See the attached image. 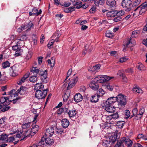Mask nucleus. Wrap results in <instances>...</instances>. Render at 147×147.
I'll return each mask as SVG.
<instances>
[{
    "instance_id": "obj_63",
    "label": "nucleus",
    "mask_w": 147,
    "mask_h": 147,
    "mask_svg": "<svg viewBox=\"0 0 147 147\" xmlns=\"http://www.w3.org/2000/svg\"><path fill=\"white\" fill-rule=\"evenodd\" d=\"M18 99V97H16V98H14L12 99H8V101L9 102H11L13 104H15L17 102V100Z\"/></svg>"
},
{
    "instance_id": "obj_53",
    "label": "nucleus",
    "mask_w": 147,
    "mask_h": 147,
    "mask_svg": "<svg viewBox=\"0 0 147 147\" xmlns=\"http://www.w3.org/2000/svg\"><path fill=\"white\" fill-rule=\"evenodd\" d=\"M106 36L108 38H112L113 36V34L110 31H107L106 33Z\"/></svg>"
},
{
    "instance_id": "obj_11",
    "label": "nucleus",
    "mask_w": 147,
    "mask_h": 147,
    "mask_svg": "<svg viewBox=\"0 0 147 147\" xmlns=\"http://www.w3.org/2000/svg\"><path fill=\"white\" fill-rule=\"evenodd\" d=\"M89 87L93 90H97L99 88V85L98 82L94 79L91 80L89 84Z\"/></svg>"
},
{
    "instance_id": "obj_1",
    "label": "nucleus",
    "mask_w": 147,
    "mask_h": 147,
    "mask_svg": "<svg viewBox=\"0 0 147 147\" xmlns=\"http://www.w3.org/2000/svg\"><path fill=\"white\" fill-rule=\"evenodd\" d=\"M124 143H125L128 147H131L133 144L132 141L126 137H123L117 142L114 147H124Z\"/></svg>"
},
{
    "instance_id": "obj_20",
    "label": "nucleus",
    "mask_w": 147,
    "mask_h": 147,
    "mask_svg": "<svg viewBox=\"0 0 147 147\" xmlns=\"http://www.w3.org/2000/svg\"><path fill=\"white\" fill-rule=\"evenodd\" d=\"M116 101V97H111L109 98L106 101V105H110L113 104Z\"/></svg>"
},
{
    "instance_id": "obj_42",
    "label": "nucleus",
    "mask_w": 147,
    "mask_h": 147,
    "mask_svg": "<svg viewBox=\"0 0 147 147\" xmlns=\"http://www.w3.org/2000/svg\"><path fill=\"white\" fill-rule=\"evenodd\" d=\"M139 8H145L147 9V2L146 1L143 3L142 4L138 7L135 9V11H136Z\"/></svg>"
},
{
    "instance_id": "obj_38",
    "label": "nucleus",
    "mask_w": 147,
    "mask_h": 147,
    "mask_svg": "<svg viewBox=\"0 0 147 147\" xmlns=\"http://www.w3.org/2000/svg\"><path fill=\"white\" fill-rule=\"evenodd\" d=\"M8 97H2L0 99V102L3 105H6L8 103L7 101H8Z\"/></svg>"
},
{
    "instance_id": "obj_55",
    "label": "nucleus",
    "mask_w": 147,
    "mask_h": 147,
    "mask_svg": "<svg viewBox=\"0 0 147 147\" xmlns=\"http://www.w3.org/2000/svg\"><path fill=\"white\" fill-rule=\"evenodd\" d=\"M141 1V0H134L132 4V7L136 6L138 5Z\"/></svg>"
},
{
    "instance_id": "obj_37",
    "label": "nucleus",
    "mask_w": 147,
    "mask_h": 147,
    "mask_svg": "<svg viewBox=\"0 0 147 147\" xmlns=\"http://www.w3.org/2000/svg\"><path fill=\"white\" fill-rule=\"evenodd\" d=\"M8 137V135L6 134L5 133H2L1 132L0 135V140L4 142L6 141Z\"/></svg>"
},
{
    "instance_id": "obj_28",
    "label": "nucleus",
    "mask_w": 147,
    "mask_h": 147,
    "mask_svg": "<svg viewBox=\"0 0 147 147\" xmlns=\"http://www.w3.org/2000/svg\"><path fill=\"white\" fill-rule=\"evenodd\" d=\"M38 71V69H37L36 67H33L31 69L30 72L29 73L31 76H37Z\"/></svg>"
},
{
    "instance_id": "obj_18",
    "label": "nucleus",
    "mask_w": 147,
    "mask_h": 147,
    "mask_svg": "<svg viewBox=\"0 0 147 147\" xmlns=\"http://www.w3.org/2000/svg\"><path fill=\"white\" fill-rule=\"evenodd\" d=\"M42 10L40 9L39 11H38V9L35 7H34L32 9V11L29 12V15L38 16L41 13Z\"/></svg>"
},
{
    "instance_id": "obj_58",
    "label": "nucleus",
    "mask_w": 147,
    "mask_h": 147,
    "mask_svg": "<svg viewBox=\"0 0 147 147\" xmlns=\"http://www.w3.org/2000/svg\"><path fill=\"white\" fill-rule=\"evenodd\" d=\"M125 12L124 11L121 10L117 11H116V15H117L118 16H120L121 17H122V16L124 14Z\"/></svg>"
},
{
    "instance_id": "obj_15",
    "label": "nucleus",
    "mask_w": 147,
    "mask_h": 147,
    "mask_svg": "<svg viewBox=\"0 0 147 147\" xmlns=\"http://www.w3.org/2000/svg\"><path fill=\"white\" fill-rule=\"evenodd\" d=\"M99 98L96 94L90 96H87L88 100L92 103H96L99 100Z\"/></svg>"
},
{
    "instance_id": "obj_60",
    "label": "nucleus",
    "mask_w": 147,
    "mask_h": 147,
    "mask_svg": "<svg viewBox=\"0 0 147 147\" xmlns=\"http://www.w3.org/2000/svg\"><path fill=\"white\" fill-rule=\"evenodd\" d=\"M31 123L29 122L23 124L22 125V127L23 129H25L29 127Z\"/></svg>"
},
{
    "instance_id": "obj_32",
    "label": "nucleus",
    "mask_w": 147,
    "mask_h": 147,
    "mask_svg": "<svg viewBox=\"0 0 147 147\" xmlns=\"http://www.w3.org/2000/svg\"><path fill=\"white\" fill-rule=\"evenodd\" d=\"M119 117V115L118 112H117L116 113L113 114L110 116H107L106 118L107 119L109 118L110 119H116L118 118Z\"/></svg>"
},
{
    "instance_id": "obj_54",
    "label": "nucleus",
    "mask_w": 147,
    "mask_h": 147,
    "mask_svg": "<svg viewBox=\"0 0 147 147\" xmlns=\"http://www.w3.org/2000/svg\"><path fill=\"white\" fill-rule=\"evenodd\" d=\"M117 75L119 76L120 77H122L123 78H125V77L123 74V70H119L118 71Z\"/></svg>"
},
{
    "instance_id": "obj_16",
    "label": "nucleus",
    "mask_w": 147,
    "mask_h": 147,
    "mask_svg": "<svg viewBox=\"0 0 147 147\" xmlns=\"http://www.w3.org/2000/svg\"><path fill=\"white\" fill-rule=\"evenodd\" d=\"M136 42L135 40L132 38H128L127 40L125 42V46L127 47H133L136 45Z\"/></svg>"
},
{
    "instance_id": "obj_12",
    "label": "nucleus",
    "mask_w": 147,
    "mask_h": 147,
    "mask_svg": "<svg viewBox=\"0 0 147 147\" xmlns=\"http://www.w3.org/2000/svg\"><path fill=\"white\" fill-rule=\"evenodd\" d=\"M78 80V78L77 77H74L68 83V86L67 87V89H70L71 88L74 86Z\"/></svg>"
},
{
    "instance_id": "obj_17",
    "label": "nucleus",
    "mask_w": 147,
    "mask_h": 147,
    "mask_svg": "<svg viewBox=\"0 0 147 147\" xmlns=\"http://www.w3.org/2000/svg\"><path fill=\"white\" fill-rule=\"evenodd\" d=\"M27 88L23 86H21L20 88L17 91V93L19 94L23 95L27 94L28 92Z\"/></svg>"
},
{
    "instance_id": "obj_39",
    "label": "nucleus",
    "mask_w": 147,
    "mask_h": 147,
    "mask_svg": "<svg viewBox=\"0 0 147 147\" xmlns=\"http://www.w3.org/2000/svg\"><path fill=\"white\" fill-rule=\"evenodd\" d=\"M96 95L99 97L100 96H102L105 94V92L104 90L102 88H99L98 89Z\"/></svg>"
},
{
    "instance_id": "obj_52",
    "label": "nucleus",
    "mask_w": 147,
    "mask_h": 147,
    "mask_svg": "<svg viewBox=\"0 0 147 147\" xmlns=\"http://www.w3.org/2000/svg\"><path fill=\"white\" fill-rule=\"evenodd\" d=\"M10 63L8 61H6L4 62L2 64V66L3 68H6L9 67L10 66Z\"/></svg>"
},
{
    "instance_id": "obj_2",
    "label": "nucleus",
    "mask_w": 147,
    "mask_h": 147,
    "mask_svg": "<svg viewBox=\"0 0 147 147\" xmlns=\"http://www.w3.org/2000/svg\"><path fill=\"white\" fill-rule=\"evenodd\" d=\"M16 136V138H22L20 140H24L26 137H30V131H28L26 129H20V130H18Z\"/></svg>"
},
{
    "instance_id": "obj_6",
    "label": "nucleus",
    "mask_w": 147,
    "mask_h": 147,
    "mask_svg": "<svg viewBox=\"0 0 147 147\" xmlns=\"http://www.w3.org/2000/svg\"><path fill=\"white\" fill-rule=\"evenodd\" d=\"M47 89L43 90H38L36 91L35 94L36 97L38 99H42L45 98L47 95Z\"/></svg>"
},
{
    "instance_id": "obj_21",
    "label": "nucleus",
    "mask_w": 147,
    "mask_h": 147,
    "mask_svg": "<svg viewBox=\"0 0 147 147\" xmlns=\"http://www.w3.org/2000/svg\"><path fill=\"white\" fill-rule=\"evenodd\" d=\"M34 89L36 91L41 90V91L45 90L44 88V85L41 83H36L34 86Z\"/></svg>"
},
{
    "instance_id": "obj_50",
    "label": "nucleus",
    "mask_w": 147,
    "mask_h": 147,
    "mask_svg": "<svg viewBox=\"0 0 147 147\" xmlns=\"http://www.w3.org/2000/svg\"><path fill=\"white\" fill-rule=\"evenodd\" d=\"M26 27L25 24H22L20 27L18 28L17 29V31L18 33H20L22 31L26 29Z\"/></svg>"
},
{
    "instance_id": "obj_44",
    "label": "nucleus",
    "mask_w": 147,
    "mask_h": 147,
    "mask_svg": "<svg viewBox=\"0 0 147 147\" xmlns=\"http://www.w3.org/2000/svg\"><path fill=\"white\" fill-rule=\"evenodd\" d=\"M76 111L75 110L69 111L68 112V115L70 117H74L76 114Z\"/></svg>"
},
{
    "instance_id": "obj_41",
    "label": "nucleus",
    "mask_w": 147,
    "mask_h": 147,
    "mask_svg": "<svg viewBox=\"0 0 147 147\" xmlns=\"http://www.w3.org/2000/svg\"><path fill=\"white\" fill-rule=\"evenodd\" d=\"M46 144L47 145L52 144L53 143V139L47 137L45 139Z\"/></svg>"
},
{
    "instance_id": "obj_30",
    "label": "nucleus",
    "mask_w": 147,
    "mask_h": 147,
    "mask_svg": "<svg viewBox=\"0 0 147 147\" xmlns=\"http://www.w3.org/2000/svg\"><path fill=\"white\" fill-rule=\"evenodd\" d=\"M100 67V65L98 64L94 66L92 68H90L88 69V70L90 71L93 72L94 71H97L98 70H99Z\"/></svg>"
},
{
    "instance_id": "obj_59",
    "label": "nucleus",
    "mask_w": 147,
    "mask_h": 147,
    "mask_svg": "<svg viewBox=\"0 0 147 147\" xmlns=\"http://www.w3.org/2000/svg\"><path fill=\"white\" fill-rule=\"evenodd\" d=\"M130 112L128 110H126L125 112V117L127 119L130 116Z\"/></svg>"
},
{
    "instance_id": "obj_26",
    "label": "nucleus",
    "mask_w": 147,
    "mask_h": 147,
    "mask_svg": "<svg viewBox=\"0 0 147 147\" xmlns=\"http://www.w3.org/2000/svg\"><path fill=\"white\" fill-rule=\"evenodd\" d=\"M119 137H118L117 133H115L114 134H112L111 136H110V138H108V139H110V142L112 144L114 143L116 140L117 139H119Z\"/></svg>"
},
{
    "instance_id": "obj_23",
    "label": "nucleus",
    "mask_w": 147,
    "mask_h": 147,
    "mask_svg": "<svg viewBox=\"0 0 147 147\" xmlns=\"http://www.w3.org/2000/svg\"><path fill=\"white\" fill-rule=\"evenodd\" d=\"M45 138H42L41 140L39 141L37 144H34L33 145V147H41L44 146L46 144L45 141Z\"/></svg>"
},
{
    "instance_id": "obj_8",
    "label": "nucleus",
    "mask_w": 147,
    "mask_h": 147,
    "mask_svg": "<svg viewBox=\"0 0 147 147\" xmlns=\"http://www.w3.org/2000/svg\"><path fill=\"white\" fill-rule=\"evenodd\" d=\"M61 36L60 33H59L58 31H56L54 34L51 37L52 38H53L52 40H53L54 38H55V39L53 41L48 43L47 44V46L48 48H49L54 43V42H58L59 41V38Z\"/></svg>"
},
{
    "instance_id": "obj_3",
    "label": "nucleus",
    "mask_w": 147,
    "mask_h": 147,
    "mask_svg": "<svg viewBox=\"0 0 147 147\" xmlns=\"http://www.w3.org/2000/svg\"><path fill=\"white\" fill-rule=\"evenodd\" d=\"M114 78V77L113 76L109 77L106 75H98L96 76L94 79L97 82L102 83Z\"/></svg>"
},
{
    "instance_id": "obj_40",
    "label": "nucleus",
    "mask_w": 147,
    "mask_h": 147,
    "mask_svg": "<svg viewBox=\"0 0 147 147\" xmlns=\"http://www.w3.org/2000/svg\"><path fill=\"white\" fill-rule=\"evenodd\" d=\"M17 44L15 46L12 47L13 50L15 51H16L18 49L21 47L23 45L21 44L20 45V43L18 41H16Z\"/></svg>"
},
{
    "instance_id": "obj_64",
    "label": "nucleus",
    "mask_w": 147,
    "mask_h": 147,
    "mask_svg": "<svg viewBox=\"0 0 147 147\" xmlns=\"http://www.w3.org/2000/svg\"><path fill=\"white\" fill-rule=\"evenodd\" d=\"M139 13L140 15H142L147 10V9L145 8H139Z\"/></svg>"
},
{
    "instance_id": "obj_25",
    "label": "nucleus",
    "mask_w": 147,
    "mask_h": 147,
    "mask_svg": "<svg viewBox=\"0 0 147 147\" xmlns=\"http://www.w3.org/2000/svg\"><path fill=\"white\" fill-rule=\"evenodd\" d=\"M83 96L80 93H77L76 94L74 97V100L77 102H79L82 100Z\"/></svg>"
},
{
    "instance_id": "obj_14",
    "label": "nucleus",
    "mask_w": 147,
    "mask_h": 147,
    "mask_svg": "<svg viewBox=\"0 0 147 147\" xmlns=\"http://www.w3.org/2000/svg\"><path fill=\"white\" fill-rule=\"evenodd\" d=\"M17 92H16V90L13 89L11 90V91L8 92V93L7 94L8 95H9V96L8 97L9 99H12L13 98H16V97H18V94L17 93H16Z\"/></svg>"
},
{
    "instance_id": "obj_5",
    "label": "nucleus",
    "mask_w": 147,
    "mask_h": 147,
    "mask_svg": "<svg viewBox=\"0 0 147 147\" xmlns=\"http://www.w3.org/2000/svg\"><path fill=\"white\" fill-rule=\"evenodd\" d=\"M38 74L40 76L41 80L43 83H47V70H43L41 69H38Z\"/></svg>"
},
{
    "instance_id": "obj_31",
    "label": "nucleus",
    "mask_w": 147,
    "mask_h": 147,
    "mask_svg": "<svg viewBox=\"0 0 147 147\" xmlns=\"http://www.w3.org/2000/svg\"><path fill=\"white\" fill-rule=\"evenodd\" d=\"M106 4L110 7H115L116 2L114 0H107Z\"/></svg>"
},
{
    "instance_id": "obj_35",
    "label": "nucleus",
    "mask_w": 147,
    "mask_h": 147,
    "mask_svg": "<svg viewBox=\"0 0 147 147\" xmlns=\"http://www.w3.org/2000/svg\"><path fill=\"white\" fill-rule=\"evenodd\" d=\"M10 103V102H8V103L6 105H3V108L1 109V111L4 112L8 110L10 108V106H8Z\"/></svg>"
},
{
    "instance_id": "obj_29",
    "label": "nucleus",
    "mask_w": 147,
    "mask_h": 147,
    "mask_svg": "<svg viewBox=\"0 0 147 147\" xmlns=\"http://www.w3.org/2000/svg\"><path fill=\"white\" fill-rule=\"evenodd\" d=\"M30 75V73H28L25 74L24 76L18 82V84L19 85H21L22 83L24 82L26 79L28 78Z\"/></svg>"
},
{
    "instance_id": "obj_57",
    "label": "nucleus",
    "mask_w": 147,
    "mask_h": 147,
    "mask_svg": "<svg viewBox=\"0 0 147 147\" xmlns=\"http://www.w3.org/2000/svg\"><path fill=\"white\" fill-rule=\"evenodd\" d=\"M22 50L20 48L18 49L16 51L15 54V56L17 57L21 55L22 54Z\"/></svg>"
},
{
    "instance_id": "obj_34",
    "label": "nucleus",
    "mask_w": 147,
    "mask_h": 147,
    "mask_svg": "<svg viewBox=\"0 0 147 147\" xmlns=\"http://www.w3.org/2000/svg\"><path fill=\"white\" fill-rule=\"evenodd\" d=\"M132 90L134 93L138 94H142L143 92L142 90L141 89L136 86L134 87L133 88Z\"/></svg>"
},
{
    "instance_id": "obj_56",
    "label": "nucleus",
    "mask_w": 147,
    "mask_h": 147,
    "mask_svg": "<svg viewBox=\"0 0 147 147\" xmlns=\"http://www.w3.org/2000/svg\"><path fill=\"white\" fill-rule=\"evenodd\" d=\"M147 136H144L142 134H138L137 136V138L138 139L141 138L144 140H146L147 139H146Z\"/></svg>"
},
{
    "instance_id": "obj_51",
    "label": "nucleus",
    "mask_w": 147,
    "mask_h": 147,
    "mask_svg": "<svg viewBox=\"0 0 147 147\" xmlns=\"http://www.w3.org/2000/svg\"><path fill=\"white\" fill-rule=\"evenodd\" d=\"M144 112V108H141L139 111V113L137 114V117L138 118H140L142 116L143 113Z\"/></svg>"
},
{
    "instance_id": "obj_19",
    "label": "nucleus",
    "mask_w": 147,
    "mask_h": 147,
    "mask_svg": "<svg viewBox=\"0 0 147 147\" xmlns=\"http://www.w3.org/2000/svg\"><path fill=\"white\" fill-rule=\"evenodd\" d=\"M105 110L109 113H113L115 110V107L113 106L105 105Z\"/></svg>"
},
{
    "instance_id": "obj_61",
    "label": "nucleus",
    "mask_w": 147,
    "mask_h": 147,
    "mask_svg": "<svg viewBox=\"0 0 147 147\" xmlns=\"http://www.w3.org/2000/svg\"><path fill=\"white\" fill-rule=\"evenodd\" d=\"M32 55V53L30 51H29L26 56V59L28 60L30 59Z\"/></svg>"
},
{
    "instance_id": "obj_7",
    "label": "nucleus",
    "mask_w": 147,
    "mask_h": 147,
    "mask_svg": "<svg viewBox=\"0 0 147 147\" xmlns=\"http://www.w3.org/2000/svg\"><path fill=\"white\" fill-rule=\"evenodd\" d=\"M116 97V101L119 105L123 106L126 104V98L123 95L120 94Z\"/></svg>"
},
{
    "instance_id": "obj_47",
    "label": "nucleus",
    "mask_w": 147,
    "mask_h": 147,
    "mask_svg": "<svg viewBox=\"0 0 147 147\" xmlns=\"http://www.w3.org/2000/svg\"><path fill=\"white\" fill-rule=\"evenodd\" d=\"M113 19L114 22H117L120 21L122 20V17H121L120 16H118L117 15H116L115 16Z\"/></svg>"
},
{
    "instance_id": "obj_4",
    "label": "nucleus",
    "mask_w": 147,
    "mask_h": 147,
    "mask_svg": "<svg viewBox=\"0 0 147 147\" xmlns=\"http://www.w3.org/2000/svg\"><path fill=\"white\" fill-rule=\"evenodd\" d=\"M121 6L125 11H129L133 7L132 1L130 0H123L121 2Z\"/></svg>"
},
{
    "instance_id": "obj_24",
    "label": "nucleus",
    "mask_w": 147,
    "mask_h": 147,
    "mask_svg": "<svg viewBox=\"0 0 147 147\" xmlns=\"http://www.w3.org/2000/svg\"><path fill=\"white\" fill-rule=\"evenodd\" d=\"M27 37L26 35H22L18 37L16 40V41L19 42L20 44L23 45L24 44V41L27 39Z\"/></svg>"
},
{
    "instance_id": "obj_9",
    "label": "nucleus",
    "mask_w": 147,
    "mask_h": 147,
    "mask_svg": "<svg viewBox=\"0 0 147 147\" xmlns=\"http://www.w3.org/2000/svg\"><path fill=\"white\" fill-rule=\"evenodd\" d=\"M56 126H52L49 128H47L45 132V135L46 137H51L54 134V128H55Z\"/></svg>"
},
{
    "instance_id": "obj_45",
    "label": "nucleus",
    "mask_w": 147,
    "mask_h": 147,
    "mask_svg": "<svg viewBox=\"0 0 147 147\" xmlns=\"http://www.w3.org/2000/svg\"><path fill=\"white\" fill-rule=\"evenodd\" d=\"M37 76L33 75L30 78L29 80L31 82H35L37 81Z\"/></svg>"
},
{
    "instance_id": "obj_22",
    "label": "nucleus",
    "mask_w": 147,
    "mask_h": 147,
    "mask_svg": "<svg viewBox=\"0 0 147 147\" xmlns=\"http://www.w3.org/2000/svg\"><path fill=\"white\" fill-rule=\"evenodd\" d=\"M110 140L108 138L104 139L102 141V146L105 147H111Z\"/></svg>"
},
{
    "instance_id": "obj_43",
    "label": "nucleus",
    "mask_w": 147,
    "mask_h": 147,
    "mask_svg": "<svg viewBox=\"0 0 147 147\" xmlns=\"http://www.w3.org/2000/svg\"><path fill=\"white\" fill-rule=\"evenodd\" d=\"M136 67L140 70H144L145 69V66L142 63H139L137 65Z\"/></svg>"
},
{
    "instance_id": "obj_36",
    "label": "nucleus",
    "mask_w": 147,
    "mask_h": 147,
    "mask_svg": "<svg viewBox=\"0 0 147 147\" xmlns=\"http://www.w3.org/2000/svg\"><path fill=\"white\" fill-rule=\"evenodd\" d=\"M25 26H26V29H27V31H29L31 30V28H33L34 25L30 21L28 23H26L25 24Z\"/></svg>"
},
{
    "instance_id": "obj_33",
    "label": "nucleus",
    "mask_w": 147,
    "mask_h": 147,
    "mask_svg": "<svg viewBox=\"0 0 147 147\" xmlns=\"http://www.w3.org/2000/svg\"><path fill=\"white\" fill-rule=\"evenodd\" d=\"M116 11H109L106 13V15L108 17H113L116 15Z\"/></svg>"
},
{
    "instance_id": "obj_62",
    "label": "nucleus",
    "mask_w": 147,
    "mask_h": 147,
    "mask_svg": "<svg viewBox=\"0 0 147 147\" xmlns=\"http://www.w3.org/2000/svg\"><path fill=\"white\" fill-rule=\"evenodd\" d=\"M114 86L108 84L106 85L107 89L109 91H112L113 90Z\"/></svg>"
},
{
    "instance_id": "obj_46",
    "label": "nucleus",
    "mask_w": 147,
    "mask_h": 147,
    "mask_svg": "<svg viewBox=\"0 0 147 147\" xmlns=\"http://www.w3.org/2000/svg\"><path fill=\"white\" fill-rule=\"evenodd\" d=\"M72 69H69L67 73V77H66V79L65 80V81L64 82H65V84H64L63 85V86H66L67 84H65L67 82V78H68L70 76V75L71 74V73H72Z\"/></svg>"
},
{
    "instance_id": "obj_49",
    "label": "nucleus",
    "mask_w": 147,
    "mask_h": 147,
    "mask_svg": "<svg viewBox=\"0 0 147 147\" xmlns=\"http://www.w3.org/2000/svg\"><path fill=\"white\" fill-rule=\"evenodd\" d=\"M54 130L55 131L57 134H62L63 133V130L62 128H57L56 127L55 128H54Z\"/></svg>"
},
{
    "instance_id": "obj_27",
    "label": "nucleus",
    "mask_w": 147,
    "mask_h": 147,
    "mask_svg": "<svg viewBox=\"0 0 147 147\" xmlns=\"http://www.w3.org/2000/svg\"><path fill=\"white\" fill-rule=\"evenodd\" d=\"M61 125L64 128H66L69 125V122L66 119H64L61 121Z\"/></svg>"
},
{
    "instance_id": "obj_10",
    "label": "nucleus",
    "mask_w": 147,
    "mask_h": 147,
    "mask_svg": "<svg viewBox=\"0 0 147 147\" xmlns=\"http://www.w3.org/2000/svg\"><path fill=\"white\" fill-rule=\"evenodd\" d=\"M39 127L38 125L36 124H33L32 126V128L30 130H28V131H29L30 136V137H32L35 134L39 129Z\"/></svg>"
},
{
    "instance_id": "obj_48",
    "label": "nucleus",
    "mask_w": 147,
    "mask_h": 147,
    "mask_svg": "<svg viewBox=\"0 0 147 147\" xmlns=\"http://www.w3.org/2000/svg\"><path fill=\"white\" fill-rule=\"evenodd\" d=\"M93 49V47L90 46L89 45H87L85 46V49L86 51L90 53Z\"/></svg>"
},
{
    "instance_id": "obj_13",
    "label": "nucleus",
    "mask_w": 147,
    "mask_h": 147,
    "mask_svg": "<svg viewBox=\"0 0 147 147\" xmlns=\"http://www.w3.org/2000/svg\"><path fill=\"white\" fill-rule=\"evenodd\" d=\"M9 135H8V137L7 138L6 142H13L14 140H16V138L15 136H10V135H12L16 134L17 132V131H11Z\"/></svg>"
}]
</instances>
